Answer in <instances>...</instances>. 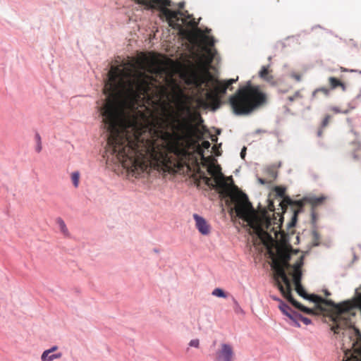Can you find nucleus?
Here are the masks:
<instances>
[{"label": "nucleus", "mask_w": 361, "mask_h": 361, "mask_svg": "<svg viewBox=\"0 0 361 361\" xmlns=\"http://www.w3.org/2000/svg\"><path fill=\"white\" fill-rule=\"evenodd\" d=\"M149 59L111 66L105 82L107 98L100 109L108 132L103 157L107 164H121L129 176L139 178L154 169L175 173L190 156V148L203 150L194 140L196 128L190 118L193 97L175 85L176 109L164 106L154 116L143 102L150 99L155 80L145 73Z\"/></svg>", "instance_id": "nucleus-1"}, {"label": "nucleus", "mask_w": 361, "mask_h": 361, "mask_svg": "<svg viewBox=\"0 0 361 361\" xmlns=\"http://www.w3.org/2000/svg\"><path fill=\"white\" fill-rule=\"evenodd\" d=\"M220 170L219 166L210 165L207 171L210 175L214 176V180L207 176L204 173L200 174V178L209 187L216 188L220 194L225 197H229L231 201L234 204L233 209L236 215L247 222L259 238L272 240L268 233V230L271 226V220L267 212L264 211L261 214H257L246 194L240 190L234 184L232 176L225 178Z\"/></svg>", "instance_id": "nucleus-2"}, {"label": "nucleus", "mask_w": 361, "mask_h": 361, "mask_svg": "<svg viewBox=\"0 0 361 361\" xmlns=\"http://www.w3.org/2000/svg\"><path fill=\"white\" fill-rule=\"evenodd\" d=\"M291 250L292 247L288 243L285 236H283L280 243H276V253L269 250V254L272 257L274 268L276 269L277 277L281 279L285 286L281 284L278 279H276V282L279 289L288 302L300 311L311 314H313V310L301 305L293 298L291 294V281L286 273V269L290 267L289 260Z\"/></svg>", "instance_id": "nucleus-3"}, {"label": "nucleus", "mask_w": 361, "mask_h": 361, "mask_svg": "<svg viewBox=\"0 0 361 361\" xmlns=\"http://www.w3.org/2000/svg\"><path fill=\"white\" fill-rule=\"evenodd\" d=\"M295 289L301 297L314 302L318 310L331 314L334 322L331 330L334 334H338L340 329L349 328L352 326L351 317L354 316L355 313L352 312L354 306L350 302L345 301L340 304H336L332 300L324 299L319 295H308L302 285L296 286Z\"/></svg>", "instance_id": "nucleus-4"}, {"label": "nucleus", "mask_w": 361, "mask_h": 361, "mask_svg": "<svg viewBox=\"0 0 361 361\" xmlns=\"http://www.w3.org/2000/svg\"><path fill=\"white\" fill-rule=\"evenodd\" d=\"M236 79H229L227 80H219L214 79L209 72L200 73L197 71H190L185 82L188 85L194 86L199 92L202 94L204 91V85L209 87L211 83L213 86L212 90H208L205 94L206 99L209 106L214 111L218 109L221 105V98L226 93L227 89L238 80Z\"/></svg>", "instance_id": "nucleus-5"}, {"label": "nucleus", "mask_w": 361, "mask_h": 361, "mask_svg": "<svg viewBox=\"0 0 361 361\" xmlns=\"http://www.w3.org/2000/svg\"><path fill=\"white\" fill-rule=\"evenodd\" d=\"M230 104L237 115L248 114L267 103V95L258 85L247 84L230 97Z\"/></svg>", "instance_id": "nucleus-6"}, {"label": "nucleus", "mask_w": 361, "mask_h": 361, "mask_svg": "<svg viewBox=\"0 0 361 361\" xmlns=\"http://www.w3.org/2000/svg\"><path fill=\"white\" fill-rule=\"evenodd\" d=\"M137 4L144 5L147 8H158L161 14L166 18L169 25L172 27H178L180 23H187V20L190 19L188 25L192 27H196L197 23L189 14L187 16L181 11H174L166 8L171 6L170 0H135Z\"/></svg>", "instance_id": "nucleus-7"}, {"label": "nucleus", "mask_w": 361, "mask_h": 361, "mask_svg": "<svg viewBox=\"0 0 361 361\" xmlns=\"http://www.w3.org/2000/svg\"><path fill=\"white\" fill-rule=\"evenodd\" d=\"M235 354L232 344L221 343L214 355V361H234Z\"/></svg>", "instance_id": "nucleus-8"}, {"label": "nucleus", "mask_w": 361, "mask_h": 361, "mask_svg": "<svg viewBox=\"0 0 361 361\" xmlns=\"http://www.w3.org/2000/svg\"><path fill=\"white\" fill-rule=\"evenodd\" d=\"M204 40L205 46L203 47L204 57L207 63H212L214 59L216 51L212 48L214 45V39L213 37L204 36Z\"/></svg>", "instance_id": "nucleus-9"}, {"label": "nucleus", "mask_w": 361, "mask_h": 361, "mask_svg": "<svg viewBox=\"0 0 361 361\" xmlns=\"http://www.w3.org/2000/svg\"><path fill=\"white\" fill-rule=\"evenodd\" d=\"M193 218L199 232L202 235H208L210 233V226L207 221L197 214H193Z\"/></svg>", "instance_id": "nucleus-10"}, {"label": "nucleus", "mask_w": 361, "mask_h": 361, "mask_svg": "<svg viewBox=\"0 0 361 361\" xmlns=\"http://www.w3.org/2000/svg\"><path fill=\"white\" fill-rule=\"evenodd\" d=\"M303 256H300L298 261L293 265V273L292 274L293 283L295 284V287L296 286L301 285V267L303 265Z\"/></svg>", "instance_id": "nucleus-11"}, {"label": "nucleus", "mask_w": 361, "mask_h": 361, "mask_svg": "<svg viewBox=\"0 0 361 361\" xmlns=\"http://www.w3.org/2000/svg\"><path fill=\"white\" fill-rule=\"evenodd\" d=\"M284 202H286L288 204H293L297 207V209L294 210L293 216L292 217L291 221L290 223V226H295L296 221H297V216L298 213L301 211L302 208L304 206V203L301 200L298 201H293L289 198L285 199Z\"/></svg>", "instance_id": "nucleus-12"}, {"label": "nucleus", "mask_w": 361, "mask_h": 361, "mask_svg": "<svg viewBox=\"0 0 361 361\" xmlns=\"http://www.w3.org/2000/svg\"><path fill=\"white\" fill-rule=\"evenodd\" d=\"M280 301V305L279 306L280 310L287 317L293 320H295V317H298L296 312L292 310V309L283 301L278 300Z\"/></svg>", "instance_id": "nucleus-13"}, {"label": "nucleus", "mask_w": 361, "mask_h": 361, "mask_svg": "<svg viewBox=\"0 0 361 361\" xmlns=\"http://www.w3.org/2000/svg\"><path fill=\"white\" fill-rule=\"evenodd\" d=\"M259 75L264 81L274 83V76L271 74L269 66H262L261 71L259 73Z\"/></svg>", "instance_id": "nucleus-14"}, {"label": "nucleus", "mask_w": 361, "mask_h": 361, "mask_svg": "<svg viewBox=\"0 0 361 361\" xmlns=\"http://www.w3.org/2000/svg\"><path fill=\"white\" fill-rule=\"evenodd\" d=\"M329 84L331 90H334L336 88H341L343 91H345L346 89L345 84L342 82L338 78L335 77H329Z\"/></svg>", "instance_id": "nucleus-15"}, {"label": "nucleus", "mask_w": 361, "mask_h": 361, "mask_svg": "<svg viewBox=\"0 0 361 361\" xmlns=\"http://www.w3.org/2000/svg\"><path fill=\"white\" fill-rule=\"evenodd\" d=\"M49 351H44L42 356L41 360L42 361H52L55 359L60 358L62 356V354L61 353L52 354Z\"/></svg>", "instance_id": "nucleus-16"}, {"label": "nucleus", "mask_w": 361, "mask_h": 361, "mask_svg": "<svg viewBox=\"0 0 361 361\" xmlns=\"http://www.w3.org/2000/svg\"><path fill=\"white\" fill-rule=\"evenodd\" d=\"M325 200L324 197H310L307 200V201L312 205V207H317L321 204L324 200Z\"/></svg>", "instance_id": "nucleus-17"}, {"label": "nucleus", "mask_w": 361, "mask_h": 361, "mask_svg": "<svg viewBox=\"0 0 361 361\" xmlns=\"http://www.w3.org/2000/svg\"><path fill=\"white\" fill-rule=\"evenodd\" d=\"M57 224L59 226V228H60V231L61 232L65 235H68V230L66 227V225L64 222V221L63 219H61V218H59L57 219Z\"/></svg>", "instance_id": "nucleus-18"}, {"label": "nucleus", "mask_w": 361, "mask_h": 361, "mask_svg": "<svg viewBox=\"0 0 361 361\" xmlns=\"http://www.w3.org/2000/svg\"><path fill=\"white\" fill-rule=\"evenodd\" d=\"M71 180L75 188H78L80 182V173L78 171L71 173Z\"/></svg>", "instance_id": "nucleus-19"}, {"label": "nucleus", "mask_w": 361, "mask_h": 361, "mask_svg": "<svg viewBox=\"0 0 361 361\" xmlns=\"http://www.w3.org/2000/svg\"><path fill=\"white\" fill-rule=\"evenodd\" d=\"M212 294L214 296L219 297V298H225L227 297L226 293L221 288H216L214 289Z\"/></svg>", "instance_id": "nucleus-20"}, {"label": "nucleus", "mask_w": 361, "mask_h": 361, "mask_svg": "<svg viewBox=\"0 0 361 361\" xmlns=\"http://www.w3.org/2000/svg\"><path fill=\"white\" fill-rule=\"evenodd\" d=\"M302 98V94L300 91H296L292 96H289L287 97V100L289 103H291L294 101L300 99Z\"/></svg>", "instance_id": "nucleus-21"}, {"label": "nucleus", "mask_w": 361, "mask_h": 361, "mask_svg": "<svg viewBox=\"0 0 361 361\" xmlns=\"http://www.w3.org/2000/svg\"><path fill=\"white\" fill-rule=\"evenodd\" d=\"M276 195L281 197H283L286 193V189L281 186H276L274 189Z\"/></svg>", "instance_id": "nucleus-22"}, {"label": "nucleus", "mask_w": 361, "mask_h": 361, "mask_svg": "<svg viewBox=\"0 0 361 361\" xmlns=\"http://www.w3.org/2000/svg\"><path fill=\"white\" fill-rule=\"evenodd\" d=\"M299 319L301 320L305 324L308 325L311 323V320L307 317H302V315H298L295 317V319Z\"/></svg>", "instance_id": "nucleus-23"}, {"label": "nucleus", "mask_w": 361, "mask_h": 361, "mask_svg": "<svg viewBox=\"0 0 361 361\" xmlns=\"http://www.w3.org/2000/svg\"><path fill=\"white\" fill-rule=\"evenodd\" d=\"M189 345L190 347H194V348H198L199 346H200V341H199V339L195 338V339L191 340L190 341V343H189Z\"/></svg>", "instance_id": "nucleus-24"}, {"label": "nucleus", "mask_w": 361, "mask_h": 361, "mask_svg": "<svg viewBox=\"0 0 361 361\" xmlns=\"http://www.w3.org/2000/svg\"><path fill=\"white\" fill-rule=\"evenodd\" d=\"M330 119H331V116L329 115H327L324 117V118L322 121V128L326 127L329 124Z\"/></svg>", "instance_id": "nucleus-25"}, {"label": "nucleus", "mask_w": 361, "mask_h": 361, "mask_svg": "<svg viewBox=\"0 0 361 361\" xmlns=\"http://www.w3.org/2000/svg\"><path fill=\"white\" fill-rule=\"evenodd\" d=\"M290 76L294 78L296 81H300L301 80V75H300L299 73H291Z\"/></svg>", "instance_id": "nucleus-26"}, {"label": "nucleus", "mask_w": 361, "mask_h": 361, "mask_svg": "<svg viewBox=\"0 0 361 361\" xmlns=\"http://www.w3.org/2000/svg\"><path fill=\"white\" fill-rule=\"evenodd\" d=\"M210 143L209 141L204 140L202 142L201 147L204 149H209L210 147Z\"/></svg>", "instance_id": "nucleus-27"}, {"label": "nucleus", "mask_w": 361, "mask_h": 361, "mask_svg": "<svg viewBox=\"0 0 361 361\" xmlns=\"http://www.w3.org/2000/svg\"><path fill=\"white\" fill-rule=\"evenodd\" d=\"M318 92H322L324 93L325 94H329V90L325 88V87H322V88L316 90L314 91V94H316Z\"/></svg>", "instance_id": "nucleus-28"}, {"label": "nucleus", "mask_w": 361, "mask_h": 361, "mask_svg": "<svg viewBox=\"0 0 361 361\" xmlns=\"http://www.w3.org/2000/svg\"><path fill=\"white\" fill-rule=\"evenodd\" d=\"M332 111L336 114H338V113H343V114H347L348 113V111H341L340 110L338 107H333L332 108Z\"/></svg>", "instance_id": "nucleus-29"}, {"label": "nucleus", "mask_w": 361, "mask_h": 361, "mask_svg": "<svg viewBox=\"0 0 361 361\" xmlns=\"http://www.w3.org/2000/svg\"><path fill=\"white\" fill-rule=\"evenodd\" d=\"M42 150V143L41 142H37V145L36 147V151L37 152H40Z\"/></svg>", "instance_id": "nucleus-30"}, {"label": "nucleus", "mask_w": 361, "mask_h": 361, "mask_svg": "<svg viewBox=\"0 0 361 361\" xmlns=\"http://www.w3.org/2000/svg\"><path fill=\"white\" fill-rule=\"evenodd\" d=\"M246 154V147H243L240 152V157L244 159Z\"/></svg>", "instance_id": "nucleus-31"}, {"label": "nucleus", "mask_w": 361, "mask_h": 361, "mask_svg": "<svg viewBox=\"0 0 361 361\" xmlns=\"http://www.w3.org/2000/svg\"><path fill=\"white\" fill-rule=\"evenodd\" d=\"M57 349H58V347L56 345H54L52 348H51L50 349L47 350L46 351H49L50 353H53V352L56 351Z\"/></svg>", "instance_id": "nucleus-32"}, {"label": "nucleus", "mask_w": 361, "mask_h": 361, "mask_svg": "<svg viewBox=\"0 0 361 361\" xmlns=\"http://www.w3.org/2000/svg\"><path fill=\"white\" fill-rule=\"evenodd\" d=\"M212 149H213L214 150H216V152H214V153H215V154H216V156H219V155L221 154L219 153V152L218 148H217V147H216V146H214V147H212Z\"/></svg>", "instance_id": "nucleus-33"}, {"label": "nucleus", "mask_w": 361, "mask_h": 361, "mask_svg": "<svg viewBox=\"0 0 361 361\" xmlns=\"http://www.w3.org/2000/svg\"><path fill=\"white\" fill-rule=\"evenodd\" d=\"M35 137L37 142H41V137L39 134H37Z\"/></svg>", "instance_id": "nucleus-34"}, {"label": "nucleus", "mask_w": 361, "mask_h": 361, "mask_svg": "<svg viewBox=\"0 0 361 361\" xmlns=\"http://www.w3.org/2000/svg\"><path fill=\"white\" fill-rule=\"evenodd\" d=\"M183 6H184V4H183V3H180V4H179V7H180V8H183Z\"/></svg>", "instance_id": "nucleus-35"}, {"label": "nucleus", "mask_w": 361, "mask_h": 361, "mask_svg": "<svg viewBox=\"0 0 361 361\" xmlns=\"http://www.w3.org/2000/svg\"><path fill=\"white\" fill-rule=\"evenodd\" d=\"M325 295L327 296V295H330V293H329L327 290H326V291H325Z\"/></svg>", "instance_id": "nucleus-36"}, {"label": "nucleus", "mask_w": 361, "mask_h": 361, "mask_svg": "<svg viewBox=\"0 0 361 361\" xmlns=\"http://www.w3.org/2000/svg\"><path fill=\"white\" fill-rule=\"evenodd\" d=\"M259 181H260V183H263V184L265 183V182H264V180H262V179H259Z\"/></svg>", "instance_id": "nucleus-37"}, {"label": "nucleus", "mask_w": 361, "mask_h": 361, "mask_svg": "<svg viewBox=\"0 0 361 361\" xmlns=\"http://www.w3.org/2000/svg\"><path fill=\"white\" fill-rule=\"evenodd\" d=\"M322 135V130H319L318 135L320 136Z\"/></svg>", "instance_id": "nucleus-38"}, {"label": "nucleus", "mask_w": 361, "mask_h": 361, "mask_svg": "<svg viewBox=\"0 0 361 361\" xmlns=\"http://www.w3.org/2000/svg\"><path fill=\"white\" fill-rule=\"evenodd\" d=\"M212 141H216L217 140V137L212 138Z\"/></svg>", "instance_id": "nucleus-39"}, {"label": "nucleus", "mask_w": 361, "mask_h": 361, "mask_svg": "<svg viewBox=\"0 0 361 361\" xmlns=\"http://www.w3.org/2000/svg\"><path fill=\"white\" fill-rule=\"evenodd\" d=\"M313 234H314V235H315V236H316L317 233V232H316V231H314V232H313Z\"/></svg>", "instance_id": "nucleus-40"}, {"label": "nucleus", "mask_w": 361, "mask_h": 361, "mask_svg": "<svg viewBox=\"0 0 361 361\" xmlns=\"http://www.w3.org/2000/svg\"><path fill=\"white\" fill-rule=\"evenodd\" d=\"M274 207V204H269V207Z\"/></svg>", "instance_id": "nucleus-41"}, {"label": "nucleus", "mask_w": 361, "mask_h": 361, "mask_svg": "<svg viewBox=\"0 0 361 361\" xmlns=\"http://www.w3.org/2000/svg\"><path fill=\"white\" fill-rule=\"evenodd\" d=\"M274 207V204H269V207Z\"/></svg>", "instance_id": "nucleus-42"}, {"label": "nucleus", "mask_w": 361, "mask_h": 361, "mask_svg": "<svg viewBox=\"0 0 361 361\" xmlns=\"http://www.w3.org/2000/svg\"><path fill=\"white\" fill-rule=\"evenodd\" d=\"M274 207V204H269V207Z\"/></svg>", "instance_id": "nucleus-43"}]
</instances>
